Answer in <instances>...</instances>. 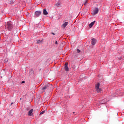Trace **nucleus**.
<instances>
[{
	"mask_svg": "<svg viewBox=\"0 0 124 124\" xmlns=\"http://www.w3.org/2000/svg\"><path fill=\"white\" fill-rule=\"evenodd\" d=\"M96 43V40L95 38H93L92 40V45H95Z\"/></svg>",
	"mask_w": 124,
	"mask_h": 124,
	"instance_id": "obj_8",
	"label": "nucleus"
},
{
	"mask_svg": "<svg viewBox=\"0 0 124 124\" xmlns=\"http://www.w3.org/2000/svg\"><path fill=\"white\" fill-rule=\"evenodd\" d=\"M34 15L36 17H39V16L41 15V11H36L34 13Z\"/></svg>",
	"mask_w": 124,
	"mask_h": 124,
	"instance_id": "obj_4",
	"label": "nucleus"
},
{
	"mask_svg": "<svg viewBox=\"0 0 124 124\" xmlns=\"http://www.w3.org/2000/svg\"><path fill=\"white\" fill-rule=\"evenodd\" d=\"M100 86V84L99 83H97L95 86V89H99V86Z\"/></svg>",
	"mask_w": 124,
	"mask_h": 124,
	"instance_id": "obj_12",
	"label": "nucleus"
},
{
	"mask_svg": "<svg viewBox=\"0 0 124 124\" xmlns=\"http://www.w3.org/2000/svg\"><path fill=\"white\" fill-rule=\"evenodd\" d=\"M87 1H85V2L84 4H85H85H87Z\"/></svg>",
	"mask_w": 124,
	"mask_h": 124,
	"instance_id": "obj_19",
	"label": "nucleus"
},
{
	"mask_svg": "<svg viewBox=\"0 0 124 124\" xmlns=\"http://www.w3.org/2000/svg\"><path fill=\"white\" fill-rule=\"evenodd\" d=\"M7 28L8 31H12L13 30V24L11 21H8L7 23Z\"/></svg>",
	"mask_w": 124,
	"mask_h": 124,
	"instance_id": "obj_1",
	"label": "nucleus"
},
{
	"mask_svg": "<svg viewBox=\"0 0 124 124\" xmlns=\"http://www.w3.org/2000/svg\"><path fill=\"white\" fill-rule=\"evenodd\" d=\"M68 65V63L65 62L64 64V69L65 71H68V70H69Z\"/></svg>",
	"mask_w": 124,
	"mask_h": 124,
	"instance_id": "obj_5",
	"label": "nucleus"
},
{
	"mask_svg": "<svg viewBox=\"0 0 124 124\" xmlns=\"http://www.w3.org/2000/svg\"><path fill=\"white\" fill-rule=\"evenodd\" d=\"M46 111L45 110H43L42 112H40V115H42L43 114H44V113H45Z\"/></svg>",
	"mask_w": 124,
	"mask_h": 124,
	"instance_id": "obj_14",
	"label": "nucleus"
},
{
	"mask_svg": "<svg viewBox=\"0 0 124 124\" xmlns=\"http://www.w3.org/2000/svg\"><path fill=\"white\" fill-rule=\"evenodd\" d=\"M20 100H22V98H20Z\"/></svg>",
	"mask_w": 124,
	"mask_h": 124,
	"instance_id": "obj_26",
	"label": "nucleus"
},
{
	"mask_svg": "<svg viewBox=\"0 0 124 124\" xmlns=\"http://www.w3.org/2000/svg\"><path fill=\"white\" fill-rule=\"evenodd\" d=\"M33 109H31L28 111V116H33Z\"/></svg>",
	"mask_w": 124,
	"mask_h": 124,
	"instance_id": "obj_6",
	"label": "nucleus"
},
{
	"mask_svg": "<svg viewBox=\"0 0 124 124\" xmlns=\"http://www.w3.org/2000/svg\"><path fill=\"white\" fill-rule=\"evenodd\" d=\"M98 8H95L94 9H93V11H92V14L93 16H94V15H96L97 13H98Z\"/></svg>",
	"mask_w": 124,
	"mask_h": 124,
	"instance_id": "obj_3",
	"label": "nucleus"
},
{
	"mask_svg": "<svg viewBox=\"0 0 124 124\" xmlns=\"http://www.w3.org/2000/svg\"><path fill=\"white\" fill-rule=\"evenodd\" d=\"M74 113H75V112H73V114H74Z\"/></svg>",
	"mask_w": 124,
	"mask_h": 124,
	"instance_id": "obj_27",
	"label": "nucleus"
},
{
	"mask_svg": "<svg viewBox=\"0 0 124 124\" xmlns=\"http://www.w3.org/2000/svg\"><path fill=\"white\" fill-rule=\"evenodd\" d=\"M24 83H25V81H22V84Z\"/></svg>",
	"mask_w": 124,
	"mask_h": 124,
	"instance_id": "obj_23",
	"label": "nucleus"
},
{
	"mask_svg": "<svg viewBox=\"0 0 124 124\" xmlns=\"http://www.w3.org/2000/svg\"><path fill=\"white\" fill-rule=\"evenodd\" d=\"M68 25V22H65L64 24H63L62 26V29H65V27Z\"/></svg>",
	"mask_w": 124,
	"mask_h": 124,
	"instance_id": "obj_7",
	"label": "nucleus"
},
{
	"mask_svg": "<svg viewBox=\"0 0 124 124\" xmlns=\"http://www.w3.org/2000/svg\"><path fill=\"white\" fill-rule=\"evenodd\" d=\"M43 14L44 15H48V12L45 9L43 10Z\"/></svg>",
	"mask_w": 124,
	"mask_h": 124,
	"instance_id": "obj_11",
	"label": "nucleus"
},
{
	"mask_svg": "<svg viewBox=\"0 0 124 124\" xmlns=\"http://www.w3.org/2000/svg\"><path fill=\"white\" fill-rule=\"evenodd\" d=\"M5 62H7V61H8V60H7V59H6L5 60Z\"/></svg>",
	"mask_w": 124,
	"mask_h": 124,
	"instance_id": "obj_20",
	"label": "nucleus"
},
{
	"mask_svg": "<svg viewBox=\"0 0 124 124\" xmlns=\"http://www.w3.org/2000/svg\"><path fill=\"white\" fill-rule=\"evenodd\" d=\"M120 60H122V58H120Z\"/></svg>",
	"mask_w": 124,
	"mask_h": 124,
	"instance_id": "obj_25",
	"label": "nucleus"
},
{
	"mask_svg": "<svg viewBox=\"0 0 124 124\" xmlns=\"http://www.w3.org/2000/svg\"><path fill=\"white\" fill-rule=\"evenodd\" d=\"M52 33V34H53V35H55V34L53 33V32H52V33Z\"/></svg>",
	"mask_w": 124,
	"mask_h": 124,
	"instance_id": "obj_22",
	"label": "nucleus"
},
{
	"mask_svg": "<svg viewBox=\"0 0 124 124\" xmlns=\"http://www.w3.org/2000/svg\"><path fill=\"white\" fill-rule=\"evenodd\" d=\"M30 73H31V74H33V70H31L30 71Z\"/></svg>",
	"mask_w": 124,
	"mask_h": 124,
	"instance_id": "obj_16",
	"label": "nucleus"
},
{
	"mask_svg": "<svg viewBox=\"0 0 124 124\" xmlns=\"http://www.w3.org/2000/svg\"><path fill=\"white\" fill-rule=\"evenodd\" d=\"M78 53H80L81 52V50H80L79 49H77Z\"/></svg>",
	"mask_w": 124,
	"mask_h": 124,
	"instance_id": "obj_17",
	"label": "nucleus"
},
{
	"mask_svg": "<svg viewBox=\"0 0 124 124\" xmlns=\"http://www.w3.org/2000/svg\"><path fill=\"white\" fill-rule=\"evenodd\" d=\"M12 104H13V103H12L11 104V105H12Z\"/></svg>",
	"mask_w": 124,
	"mask_h": 124,
	"instance_id": "obj_24",
	"label": "nucleus"
},
{
	"mask_svg": "<svg viewBox=\"0 0 124 124\" xmlns=\"http://www.w3.org/2000/svg\"><path fill=\"white\" fill-rule=\"evenodd\" d=\"M55 44H56V45H58V41H56L55 42Z\"/></svg>",
	"mask_w": 124,
	"mask_h": 124,
	"instance_id": "obj_18",
	"label": "nucleus"
},
{
	"mask_svg": "<svg viewBox=\"0 0 124 124\" xmlns=\"http://www.w3.org/2000/svg\"><path fill=\"white\" fill-rule=\"evenodd\" d=\"M48 88H49V85L48 84L46 85L45 86L42 87L41 88V92L40 93H44V92H45V91H46V90H47V89H48Z\"/></svg>",
	"mask_w": 124,
	"mask_h": 124,
	"instance_id": "obj_2",
	"label": "nucleus"
},
{
	"mask_svg": "<svg viewBox=\"0 0 124 124\" xmlns=\"http://www.w3.org/2000/svg\"><path fill=\"white\" fill-rule=\"evenodd\" d=\"M101 103H102V104H104V103H105L101 102Z\"/></svg>",
	"mask_w": 124,
	"mask_h": 124,
	"instance_id": "obj_21",
	"label": "nucleus"
},
{
	"mask_svg": "<svg viewBox=\"0 0 124 124\" xmlns=\"http://www.w3.org/2000/svg\"><path fill=\"white\" fill-rule=\"evenodd\" d=\"M37 44H40L42 43V41L38 40L37 41Z\"/></svg>",
	"mask_w": 124,
	"mask_h": 124,
	"instance_id": "obj_13",
	"label": "nucleus"
},
{
	"mask_svg": "<svg viewBox=\"0 0 124 124\" xmlns=\"http://www.w3.org/2000/svg\"><path fill=\"white\" fill-rule=\"evenodd\" d=\"M95 23V21H93L92 22H91V23H90L89 25V28H92L93 26V25H94V23Z\"/></svg>",
	"mask_w": 124,
	"mask_h": 124,
	"instance_id": "obj_9",
	"label": "nucleus"
},
{
	"mask_svg": "<svg viewBox=\"0 0 124 124\" xmlns=\"http://www.w3.org/2000/svg\"><path fill=\"white\" fill-rule=\"evenodd\" d=\"M96 92H97L98 93H101V92H102V90L100 88H97V89H96Z\"/></svg>",
	"mask_w": 124,
	"mask_h": 124,
	"instance_id": "obj_10",
	"label": "nucleus"
},
{
	"mask_svg": "<svg viewBox=\"0 0 124 124\" xmlns=\"http://www.w3.org/2000/svg\"><path fill=\"white\" fill-rule=\"evenodd\" d=\"M56 5L57 6H60V5H61V3H57L56 4Z\"/></svg>",
	"mask_w": 124,
	"mask_h": 124,
	"instance_id": "obj_15",
	"label": "nucleus"
}]
</instances>
